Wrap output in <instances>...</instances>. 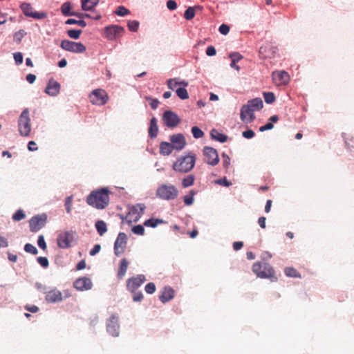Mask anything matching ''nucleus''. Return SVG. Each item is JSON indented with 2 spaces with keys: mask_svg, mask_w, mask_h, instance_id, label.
<instances>
[{
  "mask_svg": "<svg viewBox=\"0 0 354 354\" xmlns=\"http://www.w3.org/2000/svg\"><path fill=\"white\" fill-rule=\"evenodd\" d=\"M13 55H14V59H15V63L17 65L22 64L23 55L21 53H14Z\"/></svg>",
  "mask_w": 354,
  "mask_h": 354,
  "instance_id": "57",
  "label": "nucleus"
},
{
  "mask_svg": "<svg viewBox=\"0 0 354 354\" xmlns=\"http://www.w3.org/2000/svg\"><path fill=\"white\" fill-rule=\"evenodd\" d=\"M60 84L53 79L48 81L45 92L51 96H56L59 93Z\"/></svg>",
  "mask_w": 354,
  "mask_h": 354,
  "instance_id": "20",
  "label": "nucleus"
},
{
  "mask_svg": "<svg viewBox=\"0 0 354 354\" xmlns=\"http://www.w3.org/2000/svg\"><path fill=\"white\" fill-rule=\"evenodd\" d=\"M223 158V165L225 169H227L229 166L230 165V158L228 155L223 153L222 154Z\"/></svg>",
  "mask_w": 354,
  "mask_h": 354,
  "instance_id": "52",
  "label": "nucleus"
},
{
  "mask_svg": "<svg viewBox=\"0 0 354 354\" xmlns=\"http://www.w3.org/2000/svg\"><path fill=\"white\" fill-rule=\"evenodd\" d=\"M61 47L65 50L75 53H83L86 51L85 46H61Z\"/></svg>",
  "mask_w": 354,
  "mask_h": 354,
  "instance_id": "32",
  "label": "nucleus"
},
{
  "mask_svg": "<svg viewBox=\"0 0 354 354\" xmlns=\"http://www.w3.org/2000/svg\"><path fill=\"white\" fill-rule=\"evenodd\" d=\"M273 83L277 86H286L290 80L289 74L285 71H275L272 73Z\"/></svg>",
  "mask_w": 354,
  "mask_h": 354,
  "instance_id": "9",
  "label": "nucleus"
},
{
  "mask_svg": "<svg viewBox=\"0 0 354 354\" xmlns=\"http://www.w3.org/2000/svg\"><path fill=\"white\" fill-rule=\"evenodd\" d=\"M252 271L258 277L269 278L272 281H275L277 278L275 277L274 270L272 267L267 263H255L252 266Z\"/></svg>",
  "mask_w": 354,
  "mask_h": 354,
  "instance_id": "3",
  "label": "nucleus"
},
{
  "mask_svg": "<svg viewBox=\"0 0 354 354\" xmlns=\"http://www.w3.org/2000/svg\"><path fill=\"white\" fill-rule=\"evenodd\" d=\"M196 157L193 153H189L186 156H180L172 165L173 169L180 174L189 172L196 164Z\"/></svg>",
  "mask_w": 354,
  "mask_h": 354,
  "instance_id": "2",
  "label": "nucleus"
},
{
  "mask_svg": "<svg viewBox=\"0 0 354 354\" xmlns=\"http://www.w3.org/2000/svg\"><path fill=\"white\" fill-rule=\"evenodd\" d=\"M347 149L354 155V138L346 133L343 134Z\"/></svg>",
  "mask_w": 354,
  "mask_h": 354,
  "instance_id": "30",
  "label": "nucleus"
},
{
  "mask_svg": "<svg viewBox=\"0 0 354 354\" xmlns=\"http://www.w3.org/2000/svg\"><path fill=\"white\" fill-rule=\"evenodd\" d=\"M37 262L44 268L48 266V260L46 257H39L37 258Z\"/></svg>",
  "mask_w": 354,
  "mask_h": 354,
  "instance_id": "56",
  "label": "nucleus"
},
{
  "mask_svg": "<svg viewBox=\"0 0 354 354\" xmlns=\"http://www.w3.org/2000/svg\"><path fill=\"white\" fill-rule=\"evenodd\" d=\"M89 100L93 105L103 106L109 100V97L105 90L102 88H96L89 94Z\"/></svg>",
  "mask_w": 354,
  "mask_h": 354,
  "instance_id": "6",
  "label": "nucleus"
},
{
  "mask_svg": "<svg viewBox=\"0 0 354 354\" xmlns=\"http://www.w3.org/2000/svg\"><path fill=\"white\" fill-rule=\"evenodd\" d=\"M46 300L48 303L61 301L62 300V294L59 290L53 289L46 293Z\"/></svg>",
  "mask_w": 354,
  "mask_h": 354,
  "instance_id": "21",
  "label": "nucleus"
},
{
  "mask_svg": "<svg viewBox=\"0 0 354 354\" xmlns=\"http://www.w3.org/2000/svg\"><path fill=\"white\" fill-rule=\"evenodd\" d=\"M75 232L65 231L59 233L57 238V243L59 248L66 249L71 247L75 240Z\"/></svg>",
  "mask_w": 354,
  "mask_h": 354,
  "instance_id": "7",
  "label": "nucleus"
},
{
  "mask_svg": "<svg viewBox=\"0 0 354 354\" xmlns=\"http://www.w3.org/2000/svg\"><path fill=\"white\" fill-rule=\"evenodd\" d=\"M145 281L146 278L143 274H138L136 277H131L127 281V288L129 291L134 292Z\"/></svg>",
  "mask_w": 354,
  "mask_h": 354,
  "instance_id": "12",
  "label": "nucleus"
},
{
  "mask_svg": "<svg viewBox=\"0 0 354 354\" xmlns=\"http://www.w3.org/2000/svg\"><path fill=\"white\" fill-rule=\"evenodd\" d=\"M127 236L125 233H119L115 243H114V252L116 256H119L124 253L127 245Z\"/></svg>",
  "mask_w": 354,
  "mask_h": 354,
  "instance_id": "13",
  "label": "nucleus"
},
{
  "mask_svg": "<svg viewBox=\"0 0 354 354\" xmlns=\"http://www.w3.org/2000/svg\"><path fill=\"white\" fill-rule=\"evenodd\" d=\"M195 180V176L192 174L186 176L182 180V186L185 188L190 187L194 185Z\"/></svg>",
  "mask_w": 354,
  "mask_h": 354,
  "instance_id": "34",
  "label": "nucleus"
},
{
  "mask_svg": "<svg viewBox=\"0 0 354 354\" xmlns=\"http://www.w3.org/2000/svg\"><path fill=\"white\" fill-rule=\"evenodd\" d=\"M73 196H68L65 199V207L67 213H71L72 208Z\"/></svg>",
  "mask_w": 354,
  "mask_h": 354,
  "instance_id": "48",
  "label": "nucleus"
},
{
  "mask_svg": "<svg viewBox=\"0 0 354 354\" xmlns=\"http://www.w3.org/2000/svg\"><path fill=\"white\" fill-rule=\"evenodd\" d=\"M127 26L130 31L136 32L139 27V22L136 20L129 21Z\"/></svg>",
  "mask_w": 354,
  "mask_h": 354,
  "instance_id": "45",
  "label": "nucleus"
},
{
  "mask_svg": "<svg viewBox=\"0 0 354 354\" xmlns=\"http://www.w3.org/2000/svg\"><path fill=\"white\" fill-rule=\"evenodd\" d=\"M74 287L78 290H87L92 288L91 279L84 277L76 279L74 282Z\"/></svg>",
  "mask_w": 354,
  "mask_h": 354,
  "instance_id": "19",
  "label": "nucleus"
},
{
  "mask_svg": "<svg viewBox=\"0 0 354 354\" xmlns=\"http://www.w3.org/2000/svg\"><path fill=\"white\" fill-rule=\"evenodd\" d=\"M26 218V214L22 209H18L13 215L12 220L14 221H20Z\"/></svg>",
  "mask_w": 354,
  "mask_h": 354,
  "instance_id": "37",
  "label": "nucleus"
},
{
  "mask_svg": "<svg viewBox=\"0 0 354 354\" xmlns=\"http://www.w3.org/2000/svg\"><path fill=\"white\" fill-rule=\"evenodd\" d=\"M149 136L151 138H155L158 133V127L156 118H152L150 120V126L148 129Z\"/></svg>",
  "mask_w": 354,
  "mask_h": 354,
  "instance_id": "25",
  "label": "nucleus"
},
{
  "mask_svg": "<svg viewBox=\"0 0 354 354\" xmlns=\"http://www.w3.org/2000/svg\"><path fill=\"white\" fill-rule=\"evenodd\" d=\"M219 32L222 34V35H227L229 31H230V26L226 25V24H222L219 27Z\"/></svg>",
  "mask_w": 354,
  "mask_h": 354,
  "instance_id": "59",
  "label": "nucleus"
},
{
  "mask_svg": "<svg viewBox=\"0 0 354 354\" xmlns=\"http://www.w3.org/2000/svg\"><path fill=\"white\" fill-rule=\"evenodd\" d=\"M95 228L100 236L104 235L107 231L106 224L104 221L99 220L95 223Z\"/></svg>",
  "mask_w": 354,
  "mask_h": 354,
  "instance_id": "33",
  "label": "nucleus"
},
{
  "mask_svg": "<svg viewBox=\"0 0 354 354\" xmlns=\"http://www.w3.org/2000/svg\"><path fill=\"white\" fill-rule=\"evenodd\" d=\"M176 94L182 100H186L189 98L187 91L185 88H177Z\"/></svg>",
  "mask_w": 354,
  "mask_h": 354,
  "instance_id": "40",
  "label": "nucleus"
},
{
  "mask_svg": "<svg viewBox=\"0 0 354 354\" xmlns=\"http://www.w3.org/2000/svg\"><path fill=\"white\" fill-rule=\"evenodd\" d=\"M47 222L46 214H37L32 216L29 221L30 230L32 232H37L42 229Z\"/></svg>",
  "mask_w": 354,
  "mask_h": 354,
  "instance_id": "8",
  "label": "nucleus"
},
{
  "mask_svg": "<svg viewBox=\"0 0 354 354\" xmlns=\"http://www.w3.org/2000/svg\"><path fill=\"white\" fill-rule=\"evenodd\" d=\"M133 296V301L138 302L140 301L143 299V295L141 292H136L135 291Z\"/></svg>",
  "mask_w": 354,
  "mask_h": 354,
  "instance_id": "60",
  "label": "nucleus"
},
{
  "mask_svg": "<svg viewBox=\"0 0 354 354\" xmlns=\"http://www.w3.org/2000/svg\"><path fill=\"white\" fill-rule=\"evenodd\" d=\"M66 24H77L81 27H85L86 26V21L84 20H76L74 19H68L66 21Z\"/></svg>",
  "mask_w": 354,
  "mask_h": 354,
  "instance_id": "46",
  "label": "nucleus"
},
{
  "mask_svg": "<svg viewBox=\"0 0 354 354\" xmlns=\"http://www.w3.org/2000/svg\"><path fill=\"white\" fill-rule=\"evenodd\" d=\"M18 129L21 136H29L31 131V124L28 109H24L19 118Z\"/></svg>",
  "mask_w": 354,
  "mask_h": 354,
  "instance_id": "5",
  "label": "nucleus"
},
{
  "mask_svg": "<svg viewBox=\"0 0 354 354\" xmlns=\"http://www.w3.org/2000/svg\"><path fill=\"white\" fill-rule=\"evenodd\" d=\"M71 3L67 1L64 3L61 6V12L64 16H76L80 18H82L83 16V13H77L74 12H71Z\"/></svg>",
  "mask_w": 354,
  "mask_h": 354,
  "instance_id": "23",
  "label": "nucleus"
},
{
  "mask_svg": "<svg viewBox=\"0 0 354 354\" xmlns=\"http://www.w3.org/2000/svg\"><path fill=\"white\" fill-rule=\"evenodd\" d=\"M165 125L169 128L176 127L180 122L179 117L171 111H166L162 116Z\"/></svg>",
  "mask_w": 354,
  "mask_h": 354,
  "instance_id": "14",
  "label": "nucleus"
},
{
  "mask_svg": "<svg viewBox=\"0 0 354 354\" xmlns=\"http://www.w3.org/2000/svg\"><path fill=\"white\" fill-rule=\"evenodd\" d=\"M119 328L118 317L113 315L108 320L106 330L112 336L117 337L119 335Z\"/></svg>",
  "mask_w": 354,
  "mask_h": 354,
  "instance_id": "17",
  "label": "nucleus"
},
{
  "mask_svg": "<svg viewBox=\"0 0 354 354\" xmlns=\"http://www.w3.org/2000/svg\"><path fill=\"white\" fill-rule=\"evenodd\" d=\"M174 297V290L171 287H165L159 299L162 303H166L172 299Z\"/></svg>",
  "mask_w": 354,
  "mask_h": 354,
  "instance_id": "22",
  "label": "nucleus"
},
{
  "mask_svg": "<svg viewBox=\"0 0 354 354\" xmlns=\"http://www.w3.org/2000/svg\"><path fill=\"white\" fill-rule=\"evenodd\" d=\"M174 146L167 142H162L160 145V153L163 156H169L172 153Z\"/></svg>",
  "mask_w": 354,
  "mask_h": 354,
  "instance_id": "27",
  "label": "nucleus"
},
{
  "mask_svg": "<svg viewBox=\"0 0 354 354\" xmlns=\"http://www.w3.org/2000/svg\"><path fill=\"white\" fill-rule=\"evenodd\" d=\"M167 7L170 10H174L177 8V3L174 0H169L167 2Z\"/></svg>",
  "mask_w": 354,
  "mask_h": 354,
  "instance_id": "61",
  "label": "nucleus"
},
{
  "mask_svg": "<svg viewBox=\"0 0 354 354\" xmlns=\"http://www.w3.org/2000/svg\"><path fill=\"white\" fill-rule=\"evenodd\" d=\"M145 209V205L144 204H137L132 207L130 211V214H135L134 221H138L141 216L143 214Z\"/></svg>",
  "mask_w": 354,
  "mask_h": 354,
  "instance_id": "24",
  "label": "nucleus"
},
{
  "mask_svg": "<svg viewBox=\"0 0 354 354\" xmlns=\"http://www.w3.org/2000/svg\"><path fill=\"white\" fill-rule=\"evenodd\" d=\"M196 192L194 190H191L189 192V195H186L184 196V203L187 205H191L194 203V196L195 195Z\"/></svg>",
  "mask_w": 354,
  "mask_h": 354,
  "instance_id": "39",
  "label": "nucleus"
},
{
  "mask_svg": "<svg viewBox=\"0 0 354 354\" xmlns=\"http://www.w3.org/2000/svg\"><path fill=\"white\" fill-rule=\"evenodd\" d=\"M195 16V10L194 8L189 7L184 13V17L187 20H191Z\"/></svg>",
  "mask_w": 354,
  "mask_h": 354,
  "instance_id": "41",
  "label": "nucleus"
},
{
  "mask_svg": "<svg viewBox=\"0 0 354 354\" xmlns=\"http://www.w3.org/2000/svg\"><path fill=\"white\" fill-rule=\"evenodd\" d=\"M284 272L286 276L290 277L300 278L301 274L296 269L292 267H288L285 269Z\"/></svg>",
  "mask_w": 354,
  "mask_h": 354,
  "instance_id": "35",
  "label": "nucleus"
},
{
  "mask_svg": "<svg viewBox=\"0 0 354 354\" xmlns=\"http://www.w3.org/2000/svg\"><path fill=\"white\" fill-rule=\"evenodd\" d=\"M24 250L32 254H37L38 251L37 249L32 244L30 243H26L24 246Z\"/></svg>",
  "mask_w": 354,
  "mask_h": 354,
  "instance_id": "43",
  "label": "nucleus"
},
{
  "mask_svg": "<svg viewBox=\"0 0 354 354\" xmlns=\"http://www.w3.org/2000/svg\"><path fill=\"white\" fill-rule=\"evenodd\" d=\"M145 290L148 294H153L156 291V286L153 283H148L145 288Z\"/></svg>",
  "mask_w": 354,
  "mask_h": 354,
  "instance_id": "50",
  "label": "nucleus"
},
{
  "mask_svg": "<svg viewBox=\"0 0 354 354\" xmlns=\"http://www.w3.org/2000/svg\"><path fill=\"white\" fill-rule=\"evenodd\" d=\"M274 127V125L272 122H268L266 124L261 126L259 128V131L263 132L267 130L272 129Z\"/></svg>",
  "mask_w": 354,
  "mask_h": 354,
  "instance_id": "64",
  "label": "nucleus"
},
{
  "mask_svg": "<svg viewBox=\"0 0 354 354\" xmlns=\"http://www.w3.org/2000/svg\"><path fill=\"white\" fill-rule=\"evenodd\" d=\"M21 8L24 11V13L26 16L32 17L37 19H42L47 17L46 12H37L34 10L32 7L30 3H24L21 6Z\"/></svg>",
  "mask_w": 354,
  "mask_h": 354,
  "instance_id": "15",
  "label": "nucleus"
},
{
  "mask_svg": "<svg viewBox=\"0 0 354 354\" xmlns=\"http://www.w3.org/2000/svg\"><path fill=\"white\" fill-rule=\"evenodd\" d=\"M171 144L174 146V149L179 151L183 149L186 145V140L183 134L178 133L173 135L170 137Z\"/></svg>",
  "mask_w": 354,
  "mask_h": 354,
  "instance_id": "18",
  "label": "nucleus"
},
{
  "mask_svg": "<svg viewBox=\"0 0 354 354\" xmlns=\"http://www.w3.org/2000/svg\"><path fill=\"white\" fill-rule=\"evenodd\" d=\"M263 97L267 104H272L275 101L274 94L272 92H264Z\"/></svg>",
  "mask_w": 354,
  "mask_h": 354,
  "instance_id": "38",
  "label": "nucleus"
},
{
  "mask_svg": "<svg viewBox=\"0 0 354 354\" xmlns=\"http://www.w3.org/2000/svg\"><path fill=\"white\" fill-rule=\"evenodd\" d=\"M156 196L162 200H174L178 196V190L173 185L163 184L157 189Z\"/></svg>",
  "mask_w": 354,
  "mask_h": 354,
  "instance_id": "4",
  "label": "nucleus"
},
{
  "mask_svg": "<svg viewBox=\"0 0 354 354\" xmlns=\"http://www.w3.org/2000/svg\"><path fill=\"white\" fill-rule=\"evenodd\" d=\"M109 191L106 188H102L93 191L86 198V203L98 209H104L109 203Z\"/></svg>",
  "mask_w": 354,
  "mask_h": 354,
  "instance_id": "1",
  "label": "nucleus"
},
{
  "mask_svg": "<svg viewBox=\"0 0 354 354\" xmlns=\"http://www.w3.org/2000/svg\"><path fill=\"white\" fill-rule=\"evenodd\" d=\"M100 0H81V7L83 10H91L95 8Z\"/></svg>",
  "mask_w": 354,
  "mask_h": 354,
  "instance_id": "29",
  "label": "nucleus"
},
{
  "mask_svg": "<svg viewBox=\"0 0 354 354\" xmlns=\"http://www.w3.org/2000/svg\"><path fill=\"white\" fill-rule=\"evenodd\" d=\"M254 112L248 105H243L241 109L240 118L244 123H251L255 120Z\"/></svg>",
  "mask_w": 354,
  "mask_h": 354,
  "instance_id": "16",
  "label": "nucleus"
},
{
  "mask_svg": "<svg viewBox=\"0 0 354 354\" xmlns=\"http://www.w3.org/2000/svg\"><path fill=\"white\" fill-rule=\"evenodd\" d=\"M255 133L252 129H248L242 133V136L247 139L252 138L254 136Z\"/></svg>",
  "mask_w": 354,
  "mask_h": 354,
  "instance_id": "58",
  "label": "nucleus"
},
{
  "mask_svg": "<svg viewBox=\"0 0 354 354\" xmlns=\"http://www.w3.org/2000/svg\"><path fill=\"white\" fill-rule=\"evenodd\" d=\"M254 111H259L263 108V101L261 98L257 97L249 100L246 104Z\"/></svg>",
  "mask_w": 354,
  "mask_h": 354,
  "instance_id": "28",
  "label": "nucleus"
},
{
  "mask_svg": "<svg viewBox=\"0 0 354 354\" xmlns=\"http://www.w3.org/2000/svg\"><path fill=\"white\" fill-rule=\"evenodd\" d=\"M82 32L81 30H68V35L73 39L79 38Z\"/></svg>",
  "mask_w": 354,
  "mask_h": 354,
  "instance_id": "49",
  "label": "nucleus"
},
{
  "mask_svg": "<svg viewBox=\"0 0 354 354\" xmlns=\"http://www.w3.org/2000/svg\"><path fill=\"white\" fill-rule=\"evenodd\" d=\"M146 99L149 101L151 107L153 109H156L159 104V101L157 99H153L150 97H147Z\"/></svg>",
  "mask_w": 354,
  "mask_h": 354,
  "instance_id": "53",
  "label": "nucleus"
},
{
  "mask_svg": "<svg viewBox=\"0 0 354 354\" xmlns=\"http://www.w3.org/2000/svg\"><path fill=\"white\" fill-rule=\"evenodd\" d=\"M132 232L137 235H143L145 234V228L141 225H138L132 228Z\"/></svg>",
  "mask_w": 354,
  "mask_h": 354,
  "instance_id": "47",
  "label": "nucleus"
},
{
  "mask_svg": "<svg viewBox=\"0 0 354 354\" xmlns=\"http://www.w3.org/2000/svg\"><path fill=\"white\" fill-rule=\"evenodd\" d=\"M124 32V28L118 25L109 26L104 28L105 37L109 40H115L121 37Z\"/></svg>",
  "mask_w": 354,
  "mask_h": 354,
  "instance_id": "11",
  "label": "nucleus"
},
{
  "mask_svg": "<svg viewBox=\"0 0 354 354\" xmlns=\"http://www.w3.org/2000/svg\"><path fill=\"white\" fill-rule=\"evenodd\" d=\"M26 32L23 30L16 32L14 35V39L16 42H20L22 37L26 35Z\"/></svg>",
  "mask_w": 354,
  "mask_h": 354,
  "instance_id": "54",
  "label": "nucleus"
},
{
  "mask_svg": "<svg viewBox=\"0 0 354 354\" xmlns=\"http://www.w3.org/2000/svg\"><path fill=\"white\" fill-rule=\"evenodd\" d=\"M211 138L220 142H225L227 140V136L223 133H220L216 129H212L210 132Z\"/></svg>",
  "mask_w": 354,
  "mask_h": 354,
  "instance_id": "31",
  "label": "nucleus"
},
{
  "mask_svg": "<svg viewBox=\"0 0 354 354\" xmlns=\"http://www.w3.org/2000/svg\"><path fill=\"white\" fill-rule=\"evenodd\" d=\"M37 245L43 250H45L46 249L47 246L43 235L39 236L37 240Z\"/></svg>",
  "mask_w": 354,
  "mask_h": 354,
  "instance_id": "51",
  "label": "nucleus"
},
{
  "mask_svg": "<svg viewBox=\"0 0 354 354\" xmlns=\"http://www.w3.org/2000/svg\"><path fill=\"white\" fill-rule=\"evenodd\" d=\"M204 161L207 164L215 166L219 162V157L217 151L210 147H205L203 148Z\"/></svg>",
  "mask_w": 354,
  "mask_h": 354,
  "instance_id": "10",
  "label": "nucleus"
},
{
  "mask_svg": "<svg viewBox=\"0 0 354 354\" xmlns=\"http://www.w3.org/2000/svg\"><path fill=\"white\" fill-rule=\"evenodd\" d=\"M128 266H129L128 260L126 258H123L120 263V266H119V268H118V274H117L118 279H120L124 277V276L125 275L126 272L127 270Z\"/></svg>",
  "mask_w": 354,
  "mask_h": 354,
  "instance_id": "26",
  "label": "nucleus"
},
{
  "mask_svg": "<svg viewBox=\"0 0 354 354\" xmlns=\"http://www.w3.org/2000/svg\"><path fill=\"white\" fill-rule=\"evenodd\" d=\"M192 133L195 138H201L204 135L203 131L196 126H194L192 128Z\"/></svg>",
  "mask_w": 354,
  "mask_h": 354,
  "instance_id": "42",
  "label": "nucleus"
},
{
  "mask_svg": "<svg viewBox=\"0 0 354 354\" xmlns=\"http://www.w3.org/2000/svg\"><path fill=\"white\" fill-rule=\"evenodd\" d=\"M216 183L218 185H223L225 187H229L230 185H232V183L230 181H228L226 179V178L218 179L216 181Z\"/></svg>",
  "mask_w": 354,
  "mask_h": 354,
  "instance_id": "62",
  "label": "nucleus"
},
{
  "mask_svg": "<svg viewBox=\"0 0 354 354\" xmlns=\"http://www.w3.org/2000/svg\"><path fill=\"white\" fill-rule=\"evenodd\" d=\"M115 13L118 16H125L130 13L129 10L124 6H119L115 11Z\"/></svg>",
  "mask_w": 354,
  "mask_h": 354,
  "instance_id": "44",
  "label": "nucleus"
},
{
  "mask_svg": "<svg viewBox=\"0 0 354 354\" xmlns=\"http://www.w3.org/2000/svg\"><path fill=\"white\" fill-rule=\"evenodd\" d=\"M177 85H179V82L176 79H169L167 80V86L170 89L174 90Z\"/></svg>",
  "mask_w": 354,
  "mask_h": 354,
  "instance_id": "55",
  "label": "nucleus"
},
{
  "mask_svg": "<svg viewBox=\"0 0 354 354\" xmlns=\"http://www.w3.org/2000/svg\"><path fill=\"white\" fill-rule=\"evenodd\" d=\"M100 249H101V246L100 244L95 245L94 247L89 252L90 255L91 256L95 255L97 253H98L100 252Z\"/></svg>",
  "mask_w": 354,
  "mask_h": 354,
  "instance_id": "63",
  "label": "nucleus"
},
{
  "mask_svg": "<svg viewBox=\"0 0 354 354\" xmlns=\"http://www.w3.org/2000/svg\"><path fill=\"white\" fill-rule=\"evenodd\" d=\"M163 223L164 221L162 219L149 218L145 221L144 225L147 227H156L158 224Z\"/></svg>",
  "mask_w": 354,
  "mask_h": 354,
  "instance_id": "36",
  "label": "nucleus"
}]
</instances>
